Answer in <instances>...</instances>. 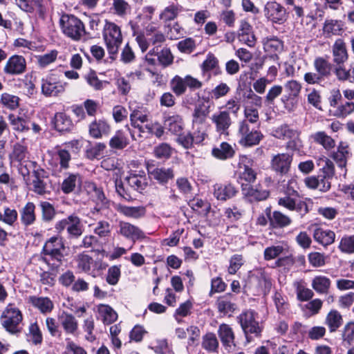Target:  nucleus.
Segmentation results:
<instances>
[{
	"label": "nucleus",
	"instance_id": "1",
	"mask_svg": "<svg viewBox=\"0 0 354 354\" xmlns=\"http://www.w3.org/2000/svg\"><path fill=\"white\" fill-rule=\"evenodd\" d=\"M247 343L260 338L263 330V325L259 322V314L252 309H247L237 317Z\"/></svg>",
	"mask_w": 354,
	"mask_h": 354
},
{
	"label": "nucleus",
	"instance_id": "2",
	"mask_svg": "<svg viewBox=\"0 0 354 354\" xmlns=\"http://www.w3.org/2000/svg\"><path fill=\"white\" fill-rule=\"evenodd\" d=\"M59 25L62 32L74 41H79L82 36L91 37L86 32L84 23L76 16L71 14H63L59 19Z\"/></svg>",
	"mask_w": 354,
	"mask_h": 354
},
{
	"label": "nucleus",
	"instance_id": "3",
	"mask_svg": "<svg viewBox=\"0 0 354 354\" xmlns=\"http://www.w3.org/2000/svg\"><path fill=\"white\" fill-rule=\"evenodd\" d=\"M54 229L58 234L66 232V236L68 240L78 239L84 231L82 218L75 213L57 221Z\"/></svg>",
	"mask_w": 354,
	"mask_h": 354
},
{
	"label": "nucleus",
	"instance_id": "4",
	"mask_svg": "<svg viewBox=\"0 0 354 354\" xmlns=\"http://www.w3.org/2000/svg\"><path fill=\"white\" fill-rule=\"evenodd\" d=\"M33 170L32 171V180L30 183L26 182L27 185H31L30 190L37 195L44 196L50 193L48 188L49 174L48 172L38 165L35 161L32 162Z\"/></svg>",
	"mask_w": 354,
	"mask_h": 354
},
{
	"label": "nucleus",
	"instance_id": "5",
	"mask_svg": "<svg viewBox=\"0 0 354 354\" xmlns=\"http://www.w3.org/2000/svg\"><path fill=\"white\" fill-rule=\"evenodd\" d=\"M64 248V244L61 241L59 248H52L50 244L44 245L41 252V260L48 266L49 270L58 272L64 257L62 250Z\"/></svg>",
	"mask_w": 354,
	"mask_h": 354
},
{
	"label": "nucleus",
	"instance_id": "6",
	"mask_svg": "<svg viewBox=\"0 0 354 354\" xmlns=\"http://www.w3.org/2000/svg\"><path fill=\"white\" fill-rule=\"evenodd\" d=\"M145 166L149 178L162 186H166L174 178V170L172 167H158L153 160H146Z\"/></svg>",
	"mask_w": 354,
	"mask_h": 354
},
{
	"label": "nucleus",
	"instance_id": "7",
	"mask_svg": "<svg viewBox=\"0 0 354 354\" xmlns=\"http://www.w3.org/2000/svg\"><path fill=\"white\" fill-rule=\"evenodd\" d=\"M285 94L281 97V102L284 109L289 113L294 111L297 105V97L301 89V84L296 80H292L284 84Z\"/></svg>",
	"mask_w": 354,
	"mask_h": 354
},
{
	"label": "nucleus",
	"instance_id": "8",
	"mask_svg": "<svg viewBox=\"0 0 354 354\" xmlns=\"http://www.w3.org/2000/svg\"><path fill=\"white\" fill-rule=\"evenodd\" d=\"M257 127H249L243 123L239 125L238 136L239 144L244 147L257 145L263 140V135Z\"/></svg>",
	"mask_w": 354,
	"mask_h": 354
},
{
	"label": "nucleus",
	"instance_id": "9",
	"mask_svg": "<svg viewBox=\"0 0 354 354\" xmlns=\"http://www.w3.org/2000/svg\"><path fill=\"white\" fill-rule=\"evenodd\" d=\"M295 194L298 196V192L295 190L290 192L288 189L283 197L279 198L277 203L279 206L290 211H295L302 218L309 212V208L306 201L293 198L292 196Z\"/></svg>",
	"mask_w": 354,
	"mask_h": 354
},
{
	"label": "nucleus",
	"instance_id": "10",
	"mask_svg": "<svg viewBox=\"0 0 354 354\" xmlns=\"http://www.w3.org/2000/svg\"><path fill=\"white\" fill-rule=\"evenodd\" d=\"M13 306L9 304L3 311L1 317L5 318V320L2 322V326L6 331L11 334H16L20 332L18 326L22 321L23 316L19 308Z\"/></svg>",
	"mask_w": 354,
	"mask_h": 354
},
{
	"label": "nucleus",
	"instance_id": "11",
	"mask_svg": "<svg viewBox=\"0 0 354 354\" xmlns=\"http://www.w3.org/2000/svg\"><path fill=\"white\" fill-rule=\"evenodd\" d=\"M265 17L272 24H283L288 19L286 9L277 1H268L263 8Z\"/></svg>",
	"mask_w": 354,
	"mask_h": 354
},
{
	"label": "nucleus",
	"instance_id": "12",
	"mask_svg": "<svg viewBox=\"0 0 354 354\" xmlns=\"http://www.w3.org/2000/svg\"><path fill=\"white\" fill-rule=\"evenodd\" d=\"M241 187L243 198L251 203L265 201L270 196V191L263 189L260 185L253 186L241 183Z\"/></svg>",
	"mask_w": 354,
	"mask_h": 354
},
{
	"label": "nucleus",
	"instance_id": "13",
	"mask_svg": "<svg viewBox=\"0 0 354 354\" xmlns=\"http://www.w3.org/2000/svg\"><path fill=\"white\" fill-rule=\"evenodd\" d=\"M236 301V295L230 292L218 297L216 301L218 312L223 317H232L238 309Z\"/></svg>",
	"mask_w": 354,
	"mask_h": 354
},
{
	"label": "nucleus",
	"instance_id": "14",
	"mask_svg": "<svg viewBox=\"0 0 354 354\" xmlns=\"http://www.w3.org/2000/svg\"><path fill=\"white\" fill-rule=\"evenodd\" d=\"M117 233L133 243L147 238L145 233L140 228L125 221L119 222Z\"/></svg>",
	"mask_w": 354,
	"mask_h": 354
},
{
	"label": "nucleus",
	"instance_id": "15",
	"mask_svg": "<svg viewBox=\"0 0 354 354\" xmlns=\"http://www.w3.org/2000/svg\"><path fill=\"white\" fill-rule=\"evenodd\" d=\"M335 175V167L332 161L326 159L324 166L320 169L317 176L318 189L322 192H328L331 187V180Z\"/></svg>",
	"mask_w": 354,
	"mask_h": 354
},
{
	"label": "nucleus",
	"instance_id": "16",
	"mask_svg": "<svg viewBox=\"0 0 354 354\" xmlns=\"http://www.w3.org/2000/svg\"><path fill=\"white\" fill-rule=\"evenodd\" d=\"M52 127L60 133L72 132L75 124L70 115L64 111L56 112L50 120Z\"/></svg>",
	"mask_w": 354,
	"mask_h": 354
},
{
	"label": "nucleus",
	"instance_id": "17",
	"mask_svg": "<svg viewBox=\"0 0 354 354\" xmlns=\"http://www.w3.org/2000/svg\"><path fill=\"white\" fill-rule=\"evenodd\" d=\"M66 85L52 75L42 80L41 93L46 97H55L64 91Z\"/></svg>",
	"mask_w": 354,
	"mask_h": 354
},
{
	"label": "nucleus",
	"instance_id": "18",
	"mask_svg": "<svg viewBox=\"0 0 354 354\" xmlns=\"http://www.w3.org/2000/svg\"><path fill=\"white\" fill-rule=\"evenodd\" d=\"M240 172L239 174L238 182L244 180L245 183L252 184L257 178V172L253 169L254 160L245 156H243L239 162Z\"/></svg>",
	"mask_w": 354,
	"mask_h": 354
},
{
	"label": "nucleus",
	"instance_id": "19",
	"mask_svg": "<svg viewBox=\"0 0 354 354\" xmlns=\"http://www.w3.org/2000/svg\"><path fill=\"white\" fill-rule=\"evenodd\" d=\"M211 120L219 136H227L229 135V128L232 122L228 111H218L212 115Z\"/></svg>",
	"mask_w": 354,
	"mask_h": 354
},
{
	"label": "nucleus",
	"instance_id": "20",
	"mask_svg": "<svg viewBox=\"0 0 354 354\" xmlns=\"http://www.w3.org/2000/svg\"><path fill=\"white\" fill-rule=\"evenodd\" d=\"M237 38L241 43L246 44L249 47H254L256 44L257 38L253 31V27L245 19L240 21L237 30Z\"/></svg>",
	"mask_w": 354,
	"mask_h": 354
},
{
	"label": "nucleus",
	"instance_id": "21",
	"mask_svg": "<svg viewBox=\"0 0 354 354\" xmlns=\"http://www.w3.org/2000/svg\"><path fill=\"white\" fill-rule=\"evenodd\" d=\"M218 335L222 346L227 352L232 351L236 346L235 335L232 328L227 324H221L218 328Z\"/></svg>",
	"mask_w": 354,
	"mask_h": 354
},
{
	"label": "nucleus",
	"instance_id": "22",
	"mask_svg": "<svg viewBox=\"0 0 354 354\" xmlns=\"http://www.w3.org/2000/svg\"><path fill=\"white\" fill-rule=\"evenodd\" d=\"M239 192V188L234 184L228 182L216 185L214 196L218 201H226L235 197Z\"/></svg>",
	"mask_w": 354,
	"mask_h": 354
},
{
	"label": "nucleus",
	"instance_id": "23",
	"mask_svg": "<svg viewBox=\"0 0 354 354\" xmlns=\"http://www.w3.org/2000/svg\"><path fill=\"white\" fill-rule=\"evenodd\" d=\"M292 160V156L288 153H279L272 158L271 167L275 172L285 175L289 171Z\"/></svg>",
	"mask_w": 354,
	"mask_h": 354
},
{
	"label": "nucleus",
	"instance_id": "24",
	"mask_svg": "<svg viewBox=\"0 0 354 354\" xmlns=\"http://www.w3.org/2000/svg\"><path fill=\"white\" fill-rule=\"evenodd\" d=\"M111 131V127L104 119H95L88 125V133L95 139L102 138L103 136H107Z\"/></svg>",
	"mask_w": 354,
	"mask_h": 354
},
{
	"label": "nucleus",
	"instance_id": "25",
	"mask_svg": "<svg viewBox=\"0 0 354 354\" xmlns=\"http://www.w3.org/2000/svg\"><path fill=\"white\" fill-rule=\"evenodd\" d=\"M8 120L15 131L27 132L30 129V118L25 114L10 113Z\"/></svg>",
	"mask_w": 354,
	"mask_h": 354
},
{
	"label": "nucleus",
	"instance_id": "26",
	"mask_svg": "<svg viewBox=\"0 0 354 354\" xmlns=\"http://www.w3.org/2000/svg\"><path fill=\"white\" fill-rule=\"evenodd\" d=\"M322 31L327 38L333 35L341 36L345 32L344 22L342 20L326 19L323 24Z\"/></svg>",
	"mask_w": 354,
	"mask_h": 354
},
{
	"label": "nucleus",
	"instance_id": "27",
	"mask_svg": "<svg viewBox=\"0 0 354 354\" xmlns=\"http://www.w3.org/2000/svg\"><path fill=\"white\" fill-rule=\"evenodd\" d=\"M163 122L165 127L172 134L178 135L183 131L184 122L181 115L174 114L172 115L163 114Z\"/></svg>",
	"mask_w": 354,
	"mask_h": 354
},
{
	"label": "nucleus",
	"instance_id": "28",
	"mask_svg": "<svg viewBox=\"0 0 354 354\" xmlns=\"http://www.w3.org/2000/svg\"><path fill=\"white\" fill-rule=\"evenodd\" d=\"M313 238L319 244L327 247L334 243L335 233L333 230L316 226L313 230Z\"/></svg>",
	"mask_w": 354,
	"mask_h": 354
},
{
	"label": "nucleus",
	"instance_id": "29",
	"mask_svg": "<svg viewBox=\"0 0 354 354\" xmlns=\"http://www.w3.org/2000/svg\"><path fill=\"white\" fill-rule=\"evenodd\" d=\"M36 205L32 202H28L20 210V220L25 227L32 225L36 221Z\"/></svg>",
	"mask_w": 354,
	"mask_h": 354
},
{
	"label": "nucleus",
	"instance_id": "30",
	"mask_svg": "<svg viewBox=\"0 0 354 354\" xmlns=\"http://www.w3.org/2000/svg\"><path fill=\"white\" fill-rule=\"evenodd\" d=\"M348 148V145H344V143L341 142L337 147V151L333 152L330 156V157L335 161L338 167L344 170V174L346 173V166L347 159L351 155Z\"/></svg>",
	"mask_w": 354,
	"mask_h": 354
},
{
	"label": "nucleus",
	"instance_id": "31",
	"mask_svg": "<svg viewBox=\"0 0 354 354\" xmlns=\"http://www.w3.org/2000/svg\"><path fill=\"white\" fill-rule=\"evenodd\" d=\"M109 147L115 150H122L129 145L127 131L117 130L109 142Z\"/></svg>",
	"mask_w": 354,
	"mask_h": 354
},
{
	"label": "nucleus",
	"instance_id": "32",
	"mask_svg": "<svg viewBox=\"0 0 354 354\" xmlns=\"http://www.w3.org/2000/svg\"><path fill=\"white\" fill-rule=\"evenodd\" d=\"M333 55L334 62L337 64H344L348 59V53L344 41L337 39L333 46Z\"/></svg>",
	"mask_w": 354,
	"mask_h": 354
},
{
	"label": "nucleus",
	"instance_id": "33",
	"mask_svg": "<svg viewBox=\"0 0 354 354\" xmlns=\"http://www.w3.org/2000/svg\"><path fill=\"white\" fill-rule=\"evenodd\" d=\"M324 324L330 333L336 332L343 324L342 316L338 310L333 309L327 314Z\"/></svg>",
	"mask_w": 354,
	"mask_h": 354
},
{
	"label": "nucleus",
	"instance_id": "34",
	"mask_svg": "<svg viewBox=\"0 0 354 354\" xmlns=\"http://www.w3.org/2000/svg\"><path fill=\"white\" fill-rule=\"evenodd\" d=\"M59 320L66 334L75 335L78 328V322L72 314L64 312Z\"/></svg>",
	"mask_w": 354,
	"mask_h": 354
},
{
	"label": "nucleus",
	"instance_id": "35",
	"mask_svg": "<svg viewBox=\"0 0 354 354\" xmlns=\"http://www.w3.org/2000/svg\"><path fill=\"white\" fill-rule=\"evenodd\" d=\"M30 302L43 314L50 313L54 307L53 301L47 297L32 296Z\"/></svg>",
	"mask_w": 354,
	"mask_h": 354
},
{
	"label": "nucleus",
	"instance_id": "36",
	"mask_svg": "<svg viewBox=\"0 0 354 354\" xmlns=\"http://www.w3.org/2000/svg\"><path fill=\"white\" fill-rule=\"evenodd\" d=\"M292 223V219L280 211H274L272 218H270V228L279 229L289 226Z\"/></svg>",
	"mask_w": 354,
	"mask_h": 354
},
{
	"label": "nucleus",
	"instance_id": "37",
	"mask_svg": "<svg viewBox=\"0 0 354 354\" xmlns=\"http://www.w3.org/2000/svg\"><path fill=\"white\" fill-rule=\"evenodd\" d=\"M128 185L135 191L141 193L147 186L145 171H142V176H138L137 174H131L125 178Z\"/></svg>",
	"mask_w": 354,
	"mask_h": 354
},
{
	"label": "nucleus",
	"instance_id": "38",
	"mask_svg": "<svg viewBox=\"0 0 354 354\" xmlns=\"http://www.w3.org/2000/svg\"><path fill=\"white\" fill-rule=\"evenodd\" d=\"M202 348L210 353H218L219 342L215 333L208 332L202 337Z\"/></svg>",
	"mask_w": 354,
	"mask_h": 354
},
{
	"label": "nucleus",
	"instance_id": "39",
	"mask_svg": "<svg viewBox=\"0 0 354 354\" xmlns=\"http://www.w3.org/2000/svg\"><path fill=\"white\" fill-rule=\"evenodd\" d=\"M235 151L232 146L226 142H223L220 144L219 147H214L212 150V156L219 160H227L234 156Z\"/></svg>",
	"mask_w": 354,
	"mask_h": 354
},
{
	"label": "nucleus",
	"instance_id": "40",
	"mask_svg": "<svg viewBox=\"0 0 354 354\" xmlns=\"http://www.w3.org/2000/svg\"><path fill=\"white\" fill-rule=\"evenodd\" d=\"M93 200L96 204L95 209L100 211L101 209L109 208V200L105 196L103 189L97 187L95 184H93Z\"/></svg>",
	"mask_w": 354,
	"mask_h": 354
},
{
	"label": "nucleus",
	"instance_id": "41",
	"mask_svg": "<svg viewBox=\"0 0 354 354\" xmlns=\"http://www.w3.org/2000/svg\"><path fill=\"white\" fill-rule=\"evenodd\" d=\"M116 209L119 213L127 217L134 218L142 217L146 213V209L143 206L130 207L120 204L118 205Z\"/></svg>",
	"mask_w": 354,
	"mask_h": 354
},
{
	"label": "nucleus",
	"instance_id": "42",
	"mask_svg": "<svg viewBox=\"0 0 354 354\" xmlns=\"http://www.w3.org/2000/svg\"><path fill=\"white\" fill-rule=\"evenodd\" d=\"M315 72L306 73L304 80L309 84H319L325 77L330 74L331 68H315Z\"/></svg>",
	"mask_w": 354,
	"mask_h": 354
},
{
	"label": "nucleus",
	"instance_id": "43",
	"mask_svg": "<svg viewBox=\"0 0 354 354\" xmlns=\"http://www.w3.org/2000/svg\"><path fill=\"white\" fill-rule=\"evenodd\" d=\"M262 44L265 51L269 53H275L283 48V41L275 36L263 38Z\"/></svg>",
	"mask_w": 354,
	"mask_h": 354
},
{
	"label": "nucleus",
	"instance_id": "44",
	"mask_svg": "<svg viewBox=\"0 0 354 354\" xmlns=\"http://www.w3.org/2000/svg\"><path fill=\"white\" fill-rule=\"evenodd\" d=\"M311 138L315 142L321 145L326 150L331 149L335 146V140L324 131L316 132L311 136Z\"/></svg>",
	"mask_w": 354,
	"mask_h": 354
},
{
	"label": "nucleus",
	"instance_id": "45",
	"mask_svg": "<svg viewBox=\"0 0 354 354\" xmlns=\"http://www.w3.org/2000/svg\"><path fill=\"white\" fill-rule=\"evenodd\" d=\"M245 119L239 122V125H242L243 123L249 127H259L260 123L259 112L257 109L253 108L245 107L244 111Z\"/></svg>",
	"mask_w": 354,
	"mask_h": 354
},
{
	"label": "nucleus",
	"instance_id": "46",
	"mask_svg": "<svg viewBox=\"0 0 354 354\" xmlns=\"http://www.w3.org/2000/svg\"><path fill=\"white\" fill-rule=\"evenodd\" d=\"M105 149L106 145L102 142H96L93 145L91 142H88L85 149V156L89 160H94L101 156Z\"/></svg>",
	"mask_w": 354,
	"mask_h": 354
},
{
	"label": "nucleus",
	"instance_id": "47",
	"mask_svg": "<svg viewBox=\"0 0 354 354\" xmlns=\"http://www.w3.org/2000/svg\"><path fill=\"white\" fill-rule=\"evenodd\" d=\"M39 206L41 212L42 221L45 223L51 222L56 215V210L53 205L48 201H41Z\"/></svg>",
	"mask_w": 354,
	"mask_h": 354
},
{
	"label": "nucleus",
	"instance_id": "48",
	"mask_svg": "<svg viewBox=\"0 0 354 354\" xmlns=\"http://www.w3.org/2000/svg\"><path fill=\"white\" fill-rule=\"evenodd\" d=\"M330 286V280L325 276H316L312 281L313 288L318 293H327Z\"/></svg>",
	"mask_w": 354,
	"mask_h": 354
},
{
	"label": "nucleus",
	"instance_id": "49",
	"mask_svg": "<svg viewBox=\"0 0 354 354\" xmlns=\"http://www.w3.org/2000/svg\"><path fill=\"white\" fill-rule=\"evenodd\" d=\"M242 97L243 102H245L249 101L250 103L257 106H261L262 104V99L260 96L257 95L250 88H241L240 86L238 87Z\"/></svg>",
	"mask_w": 354,
	"mask_h": 354
},
{
	"label": "nucleus",
	"instance_id": "50",
	"mask_svg": "<svg viewBox=\"0 0 354 354\" xmlns=\"http://www.w3.org/2000/svg\"><path fill=\"white\" fill-rule=\"evenodd\" d=\"M77 181L81 183V176L79 174H70L62 183V191L66 194L73 192L75 188Z\"/></svg>",
	"mask_w": 354,
	"mask_h": 354
},
{
	"label": "nucleus",
	"instance_id": "51",
	"mask_svg": "<svg viewBox=\"0 0 354 354\" xmlns=\"http://www.w3.org/2000/svg\"><path fill=\"white\" fill-rule=\"evenodd\" d=\"M98 311L103 316V322L105 324H111L118 319L117 313L109 305H99Z\"/></svg>",
	"mask_w": 354,
	"mask_h": 354
},
{
	"label": "nucleus",
	"instance_id": "52",
	"mask_svg": "<svg viewBox=\"0 0 354 354\" xmlns=\"http://www.w3.org/2000/svg\"><path fill=\"white\" fill-rule=\"evenodd\" d=\"M209 112V106H205L203 104L196 106L192 114L193 126L194 127L196 124H202L205 121Z\"/></svg>",
	"mask_w": 354,
	"mask_h": 354
},
{
	"label": "nucleus",
	"instance_id": "53",
	"mask_svg": "<svg viewBox=\"0 0 354 354\" xmlns=\"http://www.w3.org/2000/svg\"><path fill=\"white\" fill-rule=\"evenodd\" d=\"M241 102H243L241 96L240 92L237 88L236 91L233 97L227 102L225 104L226 110H224L223 111H228L229 114L231 113L234 115H236L241 108Z\"/></svg>",
	"mask_w": 354,
	"mask_h": 354
},
{
	"label": "nucleus",
	"instance_id": "54",
	"mask_svg": "<svg viewBox=\"0 0 354 354\" xmlns=\"http://www.w3.org/2000/svg\"><path fill=\"white\" fill-rule=\"evenodd\" d=\"M172 147L166 142H162L156 146L153 149V155L158 159H169L172 155Z\"/></svg>",
	"mask_w": 354,
	"mask_h": 354
},
{
	"label": "nucleus",
	"instance_id": "55",
	"mask_svg": "<svg viewBox=\"0 0 354 354\" xmlns=\"http://www.w3.org/2000/svg\"><path fill=\"white\" fill-rule=\"evenodd\" d=\"M104 32L107 33L108 39H113V40H118V41L122 40L120 28L115 23L106 21L103 34Z\"/></svg>",
	"mask_w": 354,
	"mask_h": 354
},
{
	"label": "nucleus",
	"instance_id": "56",
	"mask_svg": "<svg viewBox=\"0 0 354 354\" xmlns=\"http://www.w3.org/2000/svg\"><path fill=\"white\" fill-rule=\"evenodd\" d=\"M19 97L17 95L3 93L1 95L0 103L10 110H15L19 105Z\"/></svg>",
	"mask_w": 354,
	"mask_h": 354
},
{
	"label": "nucleus",
	"instance_id": "57",
	"mask_svg": "<svg viewBox=\"0 0 354 354\" xmlns=\"http://www.w3.org/2000/svg\"><path fill=\"white\" fill-rule=\"evenodd\" d=\"M354 111V102H341L340 104L334 109L333 115L338 118H345Z\"/></svg>",
	"mask_w": 354,
	"mask_h": 354
},
{
	"label": "nucleus",
	"instance_id": "58",
	"mask_svg": "<svg viewBox=\"0 0 354 354\" xmlns=\"http://www.w3.org/2000/svg\"><path fill=\"white\" fill-rule=\"evenodd\" d=\"M193 308V303L189 300H187L185 302L180 304L179 307L176 309L174 313V317L179 323L180 319L178 317H185L190 315L192 312L191 310Z\"/></svg>",
	"mask_w": 354,
	"mask_h": 354
},
{
	"label": "nucleus",
	"instance_id": "59",
	"mask_svg": "<svg viewBox=\"0 0 354 354\" xmlns=\"http://www.w3.org/2000/svg\"><path fill=\"white\" fill-rule=\"evenodd\" d=\"M338 248L343 253H354V235L344 236L340 240Z\"/></svg>",
	"mask_w": 354,
	"mask_h": 354
},
{
	"label": "nucleus",
	"instance_id": "60",
	"mask_svg": "<svg viewBox=\"0 0 354 354\" xmlns=\"http://www.w3.org/2000/svg\"><path fill=\"white\" fill-rule=\"evenodd\" d=\"M111 9L113 10L114 14L124 17L131 10V7L125 0H113Z\"/></svg>",
	"mask_w": 354,
	"mask_h": 354
},
{
	"label": "nucleus",
	"instance_id": "61",
	"mask_svg": "<svg viewBox=\"0 0 354 354\" xmlns=\"http://www.w3.org/2000/svg\"><path fill=\"white\" fill-rule=\"evenodd\" d=\"M188 205L194 211V212H198L201 209H202V212L207 215L211 209L210 204L202 200L201 198H194L193 199H191L188 202Z\"/></svg>",
	"mask_w": 354,
	"mask_h": 354
},
{
	"label": "nucleus",
	"instance_id": "62",
	"mask_svg": "<svg viewBox=\"0 0 354 354\" xmlns=\"http://www.w3.org/2000/svg\"><path fill=\"white\" fill-rule=\"evenodd\" d=\"M28 153V148L19 142H17L13 146V150L10 155V158L15 161L21 162L26 157Z\"/></svg>",
	"mask_w": 354,
	"mask_h": 354
},
{
	"label": "nucleus",
	"instance_id": "63",
	"mask_svg": "<svg viewBox=\"0 0 354 354\" xmlns=\"http://www.w3.org/2000/svg\"><path fill=\"white\" fill-rule=\"evenodd\" d=\"M170 84L171 90L177 96L182 95L186 91L185 79L183 80L178 75H176L171 80Z\"/></svg>",
	"mask_w": 354,
	"mask_h": 354
},
{
	"label": "nucleus",
	"instance_id": "64",
	"mask_svg": "<svg viewBox=\"0 0 354 354\" xmlns=\"http://www.w3.org/2000/svg\"><path fill=\"white\" fill-rule=\"evenodd\" d=\"M94 260L88 254H81L77 259V268L86 273H89L92 271Z\"/></svg>",
	"mask_w": 354,
	"mask_h": 354
}]
</instances>
